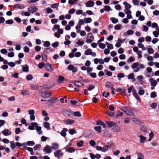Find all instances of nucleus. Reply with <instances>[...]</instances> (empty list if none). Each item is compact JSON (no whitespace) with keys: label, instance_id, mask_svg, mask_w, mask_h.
<instances>
[{"label":"nucleus","instance_id":"f257e3e1","mask_svg":"<svg viewBox=\"0 0 159 159\" xmlns=\"http://www.w3.org/2000/svg\"><path fill=\"white\" fill-rule=\"evenodd\" d=\"M134 88L131 86L128 89V93H130L132 91L133 92V95L134 97L135 98H136L137 100H139V96L137 94V93L135 92Z\"/></svg>","mask_w":159,"mask_h":159},{"label":"nucleus","instance_id":"f03ea898","mask_svg":"<svg viewBox=\"0 0 159 159\" xmlns=\"http://www.w3.org/2000/svg\"><path fill=\"white\" fill-rule=\"evenodd\" d=\"M39 96L43 98H50L51 96V93L49 92H41Z\"/></svg>","mask_w":159,"mask_h":159},{"label":"nucleus","instance_id":"7ed1b4c3","mask_svg":"<svg viewBox=\"0 0 159 159\" xmlns=\"http://www.w3.org/2000/svg\"><path fill=\"white\" fill-rule=\"evenodd\" d=\"M94 37L91 33H89L87 36V39L86 42L87 43H91L93 41Z\"/></svg>","mask_w":159,"mask_h":159},{"label":"nucleus","instance_id":"20e7f679","mask_svg":"<svg viewBox=\"0 0 159 159\" xmlns=\"http://www.w3.org/2000/svg\"><path fill=\"white\" fill-rule=\"evenodd\" d=\"M72 114V111L70 110L65 109L63 111V114L66 117H71Z\"/></svg>","mask_w":159,"mask_h":159},{"label":"nucleus","instance_id":"39448f33","mask_svg":"<svg viewBox=\"0 0 159 159\" xmlns=\"http://www.w3.org/2000/svg\"><path fill=\"white\" fill-rule=\"evenodd\" d=\"M52 149L50 146L47 145L44 148L43 151L46 153H50L52 152Z\"/></svg>","mask_w":159,"mask_h":159},{"label":"nucleus","instance_id":"423d86ee","mask_svg":"<svg viewBox=\"0 0 159 159\" xmlns=\"http://www.w3.org/2000/svg\"><path fill=\"white\" fill-rule=\"evenodd\" d=\"M140 127L142 131L143 132L145 133L147 132L148 128L146 127L145 126L143 122H140Z\"/></svg>","mask_w":159,"mask_h":159},{"label":"nucleus","instance_id":"0eeeda50","mask_svg":"<svg viewBox=\"0 0 159 159\" xmlns=\"http://www.w3.org/2000/svg\"><path fill=\"white\" fill-rule=\"evenodd\" d=\"M45 67L46 69L49 72H52L54 69L52 66L49 63H47L45 64Z\"/></svg>","mask_w":159,"mask_h":159},{"label":"nucleus","instance_id":"6e6552de","mask_svg":"<svg viewBox=\"0 0 159 159\" xmlns=\"http://www.w3.org/2000/svg\"><path fill=\"white\" fill-rule=\"evenodd\" d=\"M63 154V152H62L61 151L58 150L54 152V155L55 157L58 158L60 156H62Z\"/></svg>","mask_w":159,"mask_h":159},{"label":"nucleus","instance_id":"1a4fd4ad","mask_svg":"<svg viewBox=\"0 0 159 159\" xmlns=\"http://www.w3.org/2000/svg\"><path fill=\"white\" fill-rule=\"evenodd\" d=\"M67 68L69 70L72 71V72L74 73H75L77 71V69L76 67H75L72 65H69L67 67Z\"/></svg>","mask_w":159,"mask_h":159},{"label":"nucleus","instance_id":"9d476101","mask_svg":"<svg viewBox=\"0 0 159 159\" xmlns=\"http://www.w3.org/2000/svg\"><path fill=\"white\" fill-rule=\"evenodd\" d=\"M2 134L5 136H8L11 134V132L9 129H6L2 131Z\"/></svg>","mask_w":159,"mask_h":159},{"label":"nucleus","instance_id":"9b49d317","mask_svg":"<svg viewBox=\"0 0 159 159\" xmlns=\"http://www.w3.org/2000/svg\"><path fill=\"white\" fill-rule=\"evenodd\" d=\"M52 49L51 47L46 48L44 50L43 53L48 55L50 54L51 52H52Z\"/></svg>","mask_w":159,"mask_h":159},{"label":"nucleus","instance_id":"f8f14e48","mask_svg":"<svg viewBox=\"0 0 159 159\" xmlns=\"http://www.w3.org/2000/svg\"><path fill=\"white\" fill-rule=\"evenodd\" d=\"M94 5V2L92 1H89L85 3L87 7H92Z\"/></svg>","mask_w":159,"mask_h":159},{"label":"nucleus","instance_id":"ddd939ff","mask_svg":"<svg viewBox=\"0 0 159 159\" xmlns=\"http://www.w3.org/2000/svg\"><path fill=\"white\" fill-rule=\"evenodd\" d=\"M28 10L30 13H33L34 11H37L38 9L36 7L32 6L28 8Z\"/></svg>","mask_w":159,"mask_h":159},{"label":"nucleus","instance_id":"4468645a","mask_svg":"<svg viewBox=\"0 0 159 159\" xmlns=\"http://www.w3.org/2000/svg\"><path fill=\"white\" fill-rule=\"evenodd\" d=\"M68 131V129L66 128H64L60 132L61 135L64 138L66 137V132Z\"/></svg>","mask_w":159,"mask_h":159},{"label":"nucleus","instance_id":"2eb2a0df","mask_svg":"<svg viewBox=\"0 0 159 159\" xmlns=\"http://www.w3.org/2000/svg\"><path fill=\"white\" fill-rule=\"evenodd\" d=\"M38 124L36 122H33L31 123V125L29 126L28 129L31 130H34L35 128H34L37 126Z\"/></svg>","mask_w":159,"mask_h":159},{"label":"nucleus","instance_id":"dca6fc26","mask_svg":"<svg viewBox=\"0 0 159 159\" xmlns=\"http://www.w3.org/2000/svg\"><path fill=\"white\" fill-rule=\"evenodd\" d=\"M13 7L15 8H18L20 9H23L25 8L24 5L23 4H18L14 5L13 6Z\"/></svg>","mask_w":159,"mask_h":159},{"label":"nucleus","instance_id":"f3484780","mask_svg":"<svg viewBox=\"0 0 159 159\" xmlns=\"http://www.w3.org/2000/svg\"><path fill=\"white\" fill-rule=\"evenodd\" d=\"M105 122L109 127H111L116 125V123L112 121H106Z\"/></svg>","mask_w":159,"mask_h":159},{"label":"nucleus","instance_id":"a211bd4d","mask_svg":"<svg viewBox=\"0 0 159 159\" xmlns=\"http://www.w3.org/2000/svg\"><path fill=\"white\" fill-rule=\"evenodd\" d=\"M131 110L132 111H136V110L135 109V108H132L131 109ZM125 113L128 115L131 116L134 115V113H133V111L132 112L131 111H130L128 109L127 111H126Z\"/></svg>","mask_w":159,"mask_h":159},{"label":"nucleus","instance_id":"6ab92c4d","mask_svg":"<svg viewBox=\"0 0 159 159\" xmlns=\"http://www.w3.org/2000/svg\"><path fill=\"white\" fill-rule=\"evenodd\" d=\"M113 84L110 82H107L106 83L105 86L108 89H114L112 87Z\"/></svg>","mask_w":159,"mask_h":159},{"label":"nucleus","instance_id":"aec40b11","mask_svg":"<svg viewBox=\"0 0 159 159\" xmlns=\"http://www.w3.org/2000/svg\"><path fill=\"white\" fill-rule=\"evenodd\" d=\"M150 81L151 83V85L152 86L155 87L156 86L157 83L155 80H154L152 78H151L150 79Z\"/></svg>","mask_w":159,"mask_h":159},{"label":"nucleus","instance_id":"412c9836","mask_svg":"<svg viewBox=\"0 0 159 159\" xmlns=\"http://www.w3.org/2000/svg\"><path fill=\"white\" fill-rule=\"evenodd\" d=\"M75 149L72 147H69L66 148V152H67L69 153H73L75 152Z\"/></svg>","mask_w":159,"mask_h":159},{"label":"nucleus","instance_id":"4be33fe9","mask_svg":"<svg viewBox=\"0 0 159 159\" xmlns=\"http://www.w3.org/2000/svg\"><path fill=\"white\" fill-rule=\"evenodd\" d=\"M75 85L78 87H80L83 85V84L79 81H74L73 82Z\"/></svg>","mask_w":159,"mask_h":159},{"label":"nucleus","instance_id":"5701e85b","mask_svg":"<svg viewBox=\"0 0 159 159\" xmlns=\"http://www.w3.org/2000/svg\"><path fill=\"white\" fill-rule=\"evenodd\" d=\"M113 129L114 132H119L121 131L120 128L118 126L116 125L114 126Z\"/></svg>","mask_w":159,"mask_h":159},{"label":"nucleus","instance_id":"b1692460","mask_svg":"<svg viewBox=\"0 0 159 159\" xmlns=\"http://www.w3.org/2000/svg\"><path fill=\"white\" fill-rule=\"evenodd\" d=\"M65 122L66 125H70L75 122V120H73L67 119Z\"/></svg>","mask_w":159,"mask_h":159},{"label":"nucleus","instance_id":"393cba45","mask_svg":"<svg viewBox=\"0 0 159 159\" xmlns=\"http://www.w3.org/2000/svg\"><path fill=\"white\" fill-rule=\"evenodd\" d=\"M30 87L31 89L39 91V88L38 86L35 84H32L30 85Z\"/></svg>","mask_w":159,"mask_h":159},{"label":"nucleus","instance_id":"a878e982","mask_svg":"<svg viewBox=\"0 0 159 159\" xmlns=\"http://www.w3.org/2000/svg\"><path fill=\"white\" fill-rule=\"evenodd\" d=\"M51 148L52 149H57L59 148V144L56 143H53L52 144Z\"/></svg>","mask_w":159,"mask_h":159},{"label":"nucleus","instance_id":"bb28decb","mask_svg":"<svg viewBox=\"0 0 159 159\" xmlns=\"http://www.w3.org/2000/svg\"><path fill=\"white\" fill-rule=\"evenodd\" d=\"M116 91L117 92H121L123 94L126 95V92L124 88L122 89L118 88L116 89Z\"/></svg>","mask_w":159,"mask_h":159},{"label":"nucleus","instance_id":"cd10ccee","mask_svg":"<svg viewBox=\"0 0 159 159\" xmlns=\"http://www.w3.org/2000/svg\"><path fill=\"white\" fill-rule=\"evenodd\" d=\"M36 129L38 133V134H42V132L41 131V127L40 126H38V125H37V126H36Z\"/></svg>","mask_w":159,"mask_h":159},{"label":"nucleus","instance_id":"c85d7f7f","mask_svg":"<svg viewBox=\"0 0 159 159\" xmlns=\"http://www.w3.org/2000/svg\"><path fill=\"white\" fill-rule=\"evenodd\" d=\"M123 4L125 6V9H129L131 7L130 4L126 2H124Z\"/></svg>","mask_w":159,"mask_h":159},{"label":"nucleus","instance_id":"c756f323","mask_svg":"<svg viewBox=\"0 0 159 159\" xmlns=\"http://www.w3.org/2000/svg\"><path fill=\"white\" fill-rule=\"evenodd\" d=\"M85 23H90L92 22V20L91 18H84V19Z\"/></svg>","mask_w":159,"mask_h":159},{"label":"nucleus","instance_id":"7c9ffc66","mask_svg":"<svg viewBox=\"0 0 159 159\" xmlns=\"http://www.w3.org/2000/svg\"><path fill=\"white\" fill-rule=\"evenodd\" d=\"M146 139V138L145 137H144L141 135H140V143H143Z\"/></svg>","mask_w":159,"mask_h":159},{"label":"nucleus","instance_id":"2f4dec72","mask_svg":"<svg viewBox=\"0 0 159 159\" xmlns=\"http://www.w3.org/2000/svg\"><path fill=\"white\" fill-rule=\"evenodd\" d=\"M41 57L44 61H46L48 60L47 55L43 53L41 54Z\"/></svg>","mask_w":159,"mask_h":159},{"label":"nucleus","instance_id":"473e14b6","mask_svg":"<svg viewBox=\"0 0 159 159\" xmlns=\"http://www.w3.org/2000/svg\"><path fill=\"white\" fill-rule=\"evenodd\" d=\"M94 130L98 133H101V127L98 126H95L94 128Z\"/></svg>","mask_w":159,"mask_h":159},{"label":"nucleus","instance_id":"72a5a7b5","mask_svg":"<svg viewBox=\"0 0 159 159\" xmlns=\"http://www.w3.org/2000/svg\"><path fill=\"white\" fill-rule=\"evenodd\" d=\"M70 102L71 104L74 105L79 106L80 105V103L76 101L71 100L70 101Z\"/></svg>","mask_w":159,"mask_h":159},{"label":"nucleus","instance_id":"f704fd0d","mask_svg":"<svg viewBox=\"0 0 159 159\" xmlns=\"http://www.w3.org/2000/svg\"><path fill=\"white\" fill-rule=\"evenodd\" d=\"M22 16H30V14L29 12L26 11L25 12L24 11H23L22 13H21Z\"/></svg>","mask_w":159,"mask_h":159},{"label":"nucleus","instance_id":"c9c22d12","mask_svg":"<svg viewBox=\"0 0 159 159\" xmlns=\"http://www.w3.org/2000/svg\"><path fill=\"white\" fill-rule=\"evenodd\" d=\"M110 20L113 24H116L118 21V20L117 19L113 17H111L110 18Z\"/></svg>","mask_w":159,"mask_h":159},{"label":"nucleus","instance_id":"e433bc0d","mask_svg":"<svg viewBox=\"0 0 159 159\" xmlns=\"http://www.w3.org/2000/svg\"><path fill=\"white\" fill-rule=\"evenodd\" d=\"M23 71L25 72L29 71V67L27 65H25L22 67Z\"/></svg>","mask_w":159,"mask_h":159},{"label":"nucleus","instance_id":"4c0bfd02","mask_svg":"<svg viewBox=\"0 0 159 159\" xmlns=\"http://www.w3.org/2000/svg\"><path fill=\"white\" fill-rule=\"evenodd\" d=\"M43 125H44V127L46 129H47V130H49L50 129L49 128H50V125L49 123L47 122H45L43 123Z\"/></svg>","mask_w":159,"mask_h":159},{"label":"nucleus","instance_id":"58836bf2","mask_svg":"<svg viewBox=\"0 0 159 159\" xmlns=\"http://www.w3.org/2000/svg\"><path fill=\"white\" fill-rule=\"evenodd\" d=\"M68 132L71 135H73L75 133H77V132L75 129H69Z\"/></svg>","mask_w":159,"mask_h":159},{"label":"nucleus","instance_id":"ea45409f","mask_svg":"<svg viewBox=\"0 0 159 159\" xmlns=\"http://www.w3.org/2000/svg\"><path fill=\"white\" fill-rule=\"evenodd\" d=\"M65 79L64 77L62 76H59L58 77V81L60 83H62Z\"/></svg>","mask_w":159,"mask_h":159},{"label":"nucleus","instance_id":"a19ab883","mask_svg":"<svg viewBox=\"0 0 159 159\" xmlns=\"http://www.w3.org/2000/svg\"><path fill=\"white\" fill-rule=\"evenodd\" d=\"M50 45V42L48 41H45L44 42L43 45L44 47H49Z\"/></svg>","mask_w":159,"mask_h":159},{"label":"nucleus","instance_id":"79ce46f5","mask_svg":"<svg viewBox=\"0 0 159 159\" xmlns=\"http://www.w3.org/2000/svg\"><path fill=\"white\" fill-rule=\"evenodd\" d=\"M135 60V59L134 57L132 56H131L129 57V58L128 59L127 62L130 63L134 61Z\"/></svg>","mask_w":159,"mask_h":159},{"label":"nucleus","instance_id":"37998d69","mask_svg":"<svg viewBox=\"0 0 159 159\" xmlns=\"http://www.w3.org/2000/svg\"><path fill=\"white\" fill-rule=\"evenodd\" d=\"M125 75L123 73H120L118 74L117 75V77L118 79V80H120V79L121 78H123L125 77Z\"/></svg>","mask_w":159,"mask_h":159},{"label":"nucleus","instance_id":"c03bdc74","mask_svg":"<svg viewBox=\"0 0 159 159\" xmlns=\"http://www.w3.org/2000/svg\"><path fill=\"white\" fill-rule=\"evenodd\" d=\"M122 26L121 25L117 24L114 27V29L116 30H119L121 29Z\"/></svg>","mask_w":159,"mask_h":159},{"label":"nucleus","instance_id":"a18cd8bd","mask_svg":"<svg viewBox=\"0 0 159 159\" xmlns=\"http://www.w3.org/2000/svg\"><path fill=\"white\" fill-rule=\"evenodd\" d=\"M95 87V86L94 85L92 84H90L89 85L87 89L88 90L91 91L93 89H94Z\"/></svg>","mask_w":159,"mask_h":159},{"label":"nucleus","instance_id":"49530a36","mask_svg":"<svg viewBox=\"0 0 159 159\" xmlns=\"http://www.w3.org/2000/svg\"><path fill=\"white\" fill-rule=\"evenodd\" d=\"M10 143L11 144L10 145V148L12 149H14L16 147L14 142V141H11Z\"/></svg>","mask_w":159,"mask_h":159},{"label":"nucleus","instance_id":"de8ad7c7","mask_svg":"<svg viewBox=\"0 0 159 159\" xmlns=\"http://www.w3.org/2000/svg\"><path fill=\"white\" fill-rule=\"evenodd\" d=\"M52 46L54 48H56L59 46V42L58 41L52 43L51 44Z\"/></svg>","mask_w":159,"mask_h":159},{"label":"nucleus","instance_id":"09e8293b","mask_svg":"<svg viewBox=\"0 0 159 159\" xmlns=\"http://www.w3.org/2000/svg\"><path fill=\"white\" fill-rule=\"evenodd\" d=\"M21 94L22 95H24V94H25L26 95H29V91L26 90H22L21 91Z\"/></svg>","mask_w":159,"mask_h":159},{"label":"nucleus","instance_id":"8fccbe9b","mask_svg":"<svg viewBox=\"0 0 159 159\" xmlns=\"http://www.w3.org/2000/svg\"><path fill=\"white\" fill-rule=\"evenodd\" d=\"M92 51V50L90 48L88 49L85 52L84 54L86 55H90Z\"/></svg>","mask_w":159,"mask_h":159},{"label":"nucleus","instance_id":"3c124183","mask_svg":"<svg viewBox=\"0 0 159 159\" xmlns=\"http://www.w3.org/2000/svg\"><path fill=\"white\" fill-rule=\"evenodd\" d=\"M133 50L134 52H137L138 55V57L139 58V51H138V48L137 47H135L134 48Z\"/></svg>","mask_w":159,"mask_h":159},{"label":"nucleus","instance_id":"603ef678","mask_svg":"<svg viewBox=\"0 0 159 159\" xmlns=\"http://www.w3.org/2000/svg\"><path fill=\"white\" fill-rule=\"evenodd\" d=\"M45 65L44 62H40L38 64V66L39 68L42 69L43 66L45 67Z\"/></svg>","mask_w":159,"mask_h":159},{"label":"nucleus","instance_id":"864d4df0","mask_svg":"<svg viewBox=\"0 0 159 159\" xmlns=\"http://www.w3.org/2000/svg\"><path fill=\"white\" fill-rule=\"evenodd\" d=\"M13 23V20L11 19L7 20L5 21V23L6 24L11 25Z\"/></svg>","mask_w":159,"mask_h":159},{"label":"nucleus","instance_id":"5fc2aeb1","mask_svg":"<svg viewBox=\"0 0 159 159\" xmlns=\"http://www.w3.org/2000/svg\"><path fill=\"white\" fill-rule=\"evenodd\" d=\"M84 142L83 140H81L80 142H78L77 145L78 147H81L83 146Z\"/></svg>","mask_w":159,"mask_h":159},{"label":"nucleus","instance_id":"6e6d98bb","mask_svg":"<svg viewBox=\"0 0 159 159\" xmlns=\"http://www.w3.org/2000/svg\"><path fill=\"white\" fill-rule=\"evenodd\" d=\"M102 148V152H105L108 150V146L107 145H104Z\"/></svg>","mask_w":159,"mask_h":159},{"label":"nucleus","instance_id":"4d7b16f0","mask_svg":"<svg viewBox=\"0 0 159 159\" xmlns=\"http://www.w3.org/2000/svg\"><path fill=\"white\" fill-rule=\"evenodd\" d=\"M60 28V26L58 25H54L53 28L52 29L53 31H55L56 30H58Z\"/></svg>","mask_w":159,"mask_h":159},{"label":"nucleus","instance_id":"13d9d810","mask_svg":"<svg viewBox=\"0 0 159 159\" xmlns=\"http://www.w3.org/2000/svg\"><path fill=\"white\" fill-rule=\"evenodd\" d=\"M26 79L28 80H31L33 79V77L30 74L26 76Z\"/></svg>","mask_w":159,"mask_h":159},{"label":"nucleus","instance_id":"bf43d9fd","mask_svg":"<svg viewBox=\"0 0 159 159\" xmlns=\"http://www.w3.org/2000/svg\"><path fill=\"white\" fill-rule=\"evenodd\" d=\"M139 65V63L138 62H135L132 65L131 67L133 69H134L136 68L138 65Z\"/></svg>","mask_w":159,"mask_h":159},{"label":"nucleus","instance_id":"052dcab7","mask_svg":"<svg viewBox=\"0 0 159 159\" xmlns=\"http://www.w3.org/2000/svg\"><path fill=\"white\" fill-rule=\"evenodd\" d=\"M59 6L58 3H56L51 5L50 7L53 8H56Z\"/></svg>","mask_w":159,"mask_h":159},{"label":"nucleus","instance_id":"680f3d73","mask_svg":"<svg viewBox=\"0 0 159 159\" xmlns=\"http://www.w3.org/2000/svg\"><path fill=\"white\" fill-rule=\"evenodd\" d=\"M74 116L77 117H80L81 116V114L79 111L74 112L73 113Z\"/></svg>","mask_w":159,"mask_h":159},{"label":"nucleus","instance_id":"e2e57ef3","mask_svg":"<svg viewBox=\"0 0 159 159\" xmlns=\"http://www.w3.org/2000/svg\"><path fill=\"white\" fill-rule=\"evenodd\" d=\"M104 9L105 11H109L111 9V7L108 6H105L104 7Z\"/></svg>","mask_w":159,"mask_h":159},{"label":"nucleus","instance_id":"0e129e2a","mask_svg":"<svg viewBox=\"0 0 159 159\" xmlns=\"http://www.w3.org/2000/svg\"><path fill=\"white\" fill-rule=\"evenodd\" d=\"M12 76L15 78L17 79L18 78L19 74L18 73H15L14 74L11 73Z\"/></svg>","mask_w":159,"mask_h":159},{"label":"nucleus","instance_id":"69168bd1","mask_svg":"<svg viewBox=\"0 0 159 159\" xmlns=\"http://www.w3.org/2000/svg\"><path fill=\"white\" fill-rule=\"evenodd\" d=\"M46 10L47 13H51L53 12V10L50 7H47Z\"/></svg>","mask_w":159,"mask_h":159},{"label":"nucleus","instance_id":"338daca9","mask_svg":"<svg viewBox=\"0 0 159 159\" xmlns=\"http://www.w3.org/2000/svg\"><path fill=\"white\" fill-rule=\"evenodd\" d=\"M127 77L129 79H131L134 77V74L133 73L129 74L127 76Z\"/></svg>","mask_w":159,"mask_h":159},{"label":"nucleus","instance_id":"774afa93","mask_svg":"<svg viewBox=\"0 0 159 159\" xmlns=\"http://www.w3.org/2000/svg\"><path fill=\"white\" fill-rule=\"evenodd\" d=\"M151 97L154 98L157 96V93L155 92H152L151 93Z\"/></svg>","mask_w":159,"mask_h":159}]
</instances>
